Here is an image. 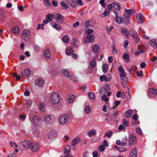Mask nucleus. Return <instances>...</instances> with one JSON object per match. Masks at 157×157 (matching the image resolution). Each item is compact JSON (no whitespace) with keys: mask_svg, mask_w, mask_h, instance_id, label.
<instances>
[{"mask_svg":"<svg viewBox=\"0 0 157 157\" xmlns=\"http://www.w3.org/2000/svg\"><path fill=\"white\" fill-rule=\"evenodd\" d=\"M51 25L52 27L57 30H60L61 29V26L59 24H57L56 22H53L51 23Z\"/></svg>","mask_w":157,"mask_h":157,"instance_id":"obj_22","label":"nucleus"},{"mask_svg":"<svg viewBox=\"0 0 157 157\" xmlns=\"http://www.w3.org/2000/svg\"><path fill=\"white\" fill-rule=\"evenodd\" d=\"M20 31L19 28L17 26H15L13 29L12 32L15 34H17L19 33Z\"/></svg>","mask_w":157,"mask_h":157,"instance_id":"obj_35","label":"nucleus"},{"mask_svg":"<svg viewBox=\"0 0 157 157\" xmlns=\"http://www.w3.org/2000/svg\"><path fill=\"white\" fill-rule=\"evenodd\" d=\"M137 155V149L136 148L134 147L130 153L129 157H136Z\"/></svg>","mask_w":157,"mask_h":157,"instance_id":"obj_23","label":"nucleus"},{"mask_svg":"<svg viewBox=\"0 0 157 157\" xmlns=\"http://www.w3.org/2000/svg\"><path fill=\"white\" fill-rule=\"evenodd\" d=\"M101 99L105 102L108 101L109 99V98L106 95H103L101 97Z\"/></svg>","mask_w":157,"mask_h":157,"instance_id":"obj_55","label":"nucleus"},{"mask_svg":"<svg viewBox=\"0 0 157 157\" xmlns=\"http://www.w3.org/2000/svg\"><path fill=\"white\" fill-rule=\"evenodd\" d=\"M136 74L137 76L139 77L142 76L143 75L142 71H137Z\"/></svg>","mask_w":157,"mask_h":157,"instance_id":"obj_64","label":"nucleus"},{"mask_svg":"<svg viewBox=\"0 0 157 157\" xmlns=\"http://www.w3.org/2000/svg\"><path fill=\"white\" fill-rule=\"evenodd\" d=\"M123 58L125 59V61L126 63H128L129 62V55L128 54H124L123 56Z\"/></svg>","mask_w":157,"mask_h":157,"instance_id":"obj_38","label":"nucleus"},{"mask_svg":"<svg viewBox=\"0 0 157 157\" xmlns=\"http://www.w3.org/2000/svg\"><path fill=\"white\" fill-rule=\"evenodd\" d=\"M84 110L86 114H89L91 112V109L89 106H86L84 107Z\"/></svg>","mask_w":157,"mask_h":157,"instance_id":"obj_37","label":"nucleus"},{"mask_svg":"<svg viewBox=\"0 0 157 157\" xmlns=\"http://www.w3.org/2000/svg\"><path fill=\"white\" fill-rule=\"evenodd\" d=\"M112 135V132L111 131H109L105 133V136L109 138Z\"/></svg>","mask_w":157,"mask_h":157,"instance_id":"obj_51","label":"nucleus"},{"mask_svg":"<svg viewBox=\"0 0 157 157\" xmlns=\"http://www.w3.org/2000/svg\"><path fill=\"white\" fill-rule=\"evenodd\" d=\"M129 33L130 35L133 37L136 43L137 44H139L140 42V39L138 36L136 32L134 29H131L129 30Z\"/></svg>","mask_w":157,"mask_h":157,"instance_id":"obj_6","label":"nucleus"},{"mask_svg":"<svg viewBox=\"0 0 157 157\" xmlns=\"http://www.w3.org/2000/svg\"><path fill=\"white\" fill-rule=\"evenodd\" d=\"M57 135V133L55 132L51 131L48 133V136L49 139H52L56 137Z\"/></svg>","mask_w":157,"mask_h":157,"instance_id":"obj_18","label":"nucleus"},{"mask_svg":"<svg viewBox=\"0 0 157 157\" xmlns=\"http://www.w3.org/2000/svg\"><path fill=\"white\" fill-rule=\"evenodd\" d=\"M88 95L91 99L93 100L95 98V96L94 94L92 92H89L88 93Z\"/></svg>","mask_w":157,"mask_h":157,"instance_id":"obj_54","label":"nucleus"},{"mask_svg":"<svg viewBox=\"0 0 157 157\" xmlns=\"http://www.w3.org/2000/svg\"><path fill=\"white\" fill-rule=\"evenodd\" d=\"M113 4L114 8L117 10H119L121 9V5L117 1H114L113 3H112Z\"/></svg>","mask_w":157,"mask_h":157,"instance_id":"obj_30","label":"nucleus"},{"mask_svg":"<svg viewBox=\"0 0 157 157\" xmlns=\"http://www.w3.org/2000/svg\"><path fill=\"white\" fill-rule=\"evenodd\" d=\"M105 148L104 146L103 145H101L100 146L98 149V150L100 152H102L105 150Z\"/></svg>","mask_w":157,"mask_h":157,"instance_id":"obj_56","label":"nucleus"},{"mask_svg":"<svg viewBox=\"0 0 157 157\" xmlns=\"http://www.w3.org/2000/svg\"><path fill=\"white\" fill-rule=\"evenodd\" d=\"M68 3L72 7H75L78 5V2L75 0H68Z\"/></svg>","mask_w":157,"mask_h":157,"instance_id":"obj_25","label":"nucleus"},{"mask_svg":"<svg viewBox=\"0 0 157 157\" xmlns=\"http://www.w3.org/2000/svg\"><path fill=\"white\" fill-rule=\"evenodd\" d=\"M33 121L35 125L40 126L43 124V121L41 118L38 116H34L33 117Z\"/></svg>","mask_w":157,"mask_h":157,"instance_id":"obj_7","label":"nucleus"},{"mask_svg":"<svg viewBox=\"0 0 157 157\" xmlns=\"http://www.w3.org/2000/svg\"><path fill=\"white\" fill-rule=\"evenodd\" d=\"M136 132L137 133L140 135H142V132L141 129L139 128H136Z\"/></svg>","mask_w":157,"mask_h":157,"instance_id":"obj_57","label":"nucleus"},{"mask_svg":"<svg viewBox=\"0 0 157 157\" xmlns=\"http://www.w3.org/2000/svg\"><path fill=\"white\" fill-rule=\"evenodd\" d=\"M35 83L39 86L42 87L44 84V81L42 78H39L35 80Z\"/></svg>","mask_w":157,"mask_h":157,"instance_id":"obj_16","label":"nucleus"},{"mask_svg":"<svg viewBox=\"0 0 157 157\" xmlns=\"http://www.w3.org/2000/svg\"><path fill=\"white\" fill-rule=\"evenodd\" d=\"M94 32V31L92 29H88L86 30V33L88 35L93 32Z\"/></svg>","mask_w":157,"mask_h":157,"instance_id":"obj_60","label":"nucleus"},{"mask_svg":"<svg viewBox=\"0 0 157 157\" xmlns=\"http://www.w3.org/2000/svg\"><path fill=\"white\" fill-rule=\"evenodd\" d=\"M121 33L126 38L128 39L129 38L128 35L129 33L127 29L125 28L122 29L121 30Z\"/></svg>","mask_w":157,"mask_h":157,"instance_id":"obj_19","label":"nucleus"},{"mask_svg":"<svg viewBox=\"0 0 157 157\" xmlns=\"http://www.w3.org/2000/svg\"><path fill=\"white\" fill-rule=\"evenodd\" d=\"M110 89L109 86V85H106L104 88H102L100 91V93L101 94H104L103 91L105 90V91L104 92L105 93L106 91H108Z\"/></svg>","mask_w":157,"mask_h":157,"instance_id":"obj_31","label":"nucleus"},{"mask_svg":"<svg viewBox=\"0 0 157 157\" xmlns=\"http://www.w3.org/2000/svg\"><path fill=\"white\" fill-rule=\"evenodd\" d=\"M70 120L68 115L63 114L60 116L58 119V121L59 125L64 126L67 124Z\"/></svg>","mask_w":157,"mask_h":157,"instance_id":"obj_1","label":"nucleus"},{"mask_svg":"<svg viewBox=\"0 0 157 157\" xmlns=\"http://www.w3.org/2000/svg\"><path fill=\"white\" fill-rule=\"evenodd\" d=\"M75 95H71L69 98L68 101L69 103H71L72 102L74 101L75 100Z\"/></svg>","mask_w":157,"mask_h":157,"instance_id":"obj_50","label":"nucleus"},{"mask_svg":"<svg viewBox=\"0 0 157 157\" xmlns=\"http://www.w3.org/2000/svg\"><path fill=\"white\" fill-rule=\"evenodd\" d=\"M32 103L33 102L31 100L29 99L27 100L26 103L27 107L28 108H29L30 107L31 105H32Z\"/></svg>","mask_w":157,"mask_h":157,"instance_id":"obj_45","label":"nucleus"},{"mask_svg":"<svg viewBox=\"0 0 157 157\" xmlns=\"http://www.w3.org/2000/svg\"><path fill=\"white\" fill-rule=\"evenodd\" d=\"M60 99L59 95L57 93H54L51 95L50 101L52 104H57L59 102Z\"/></svg>","mask_w":157,"mask_h":157,"instance_id":"obj_4","label":"nucleus"},{"mask_svg":"<svg viewBox=\"0 0 157 157\" xmlns=\"http://www.w3.org/2000/svg\"><path fill=\"white\" fill-rule=\"evenodd\" d=\"M119 70L120 72V76L121 80H124L127 79L126 77V73L125 72V71L121 66L118 67Z\"/></svg>","mask_w":157,"mask_h":157,"instance_id":"obj_10","label":"nucleus"},{"mask_svg":"<svg viewBox=\"0 0 157 157\" xmlns=\"http://www.w3.org/2000/svg\"><path fill=\"white\" fill-rule=\"evenodd\" d=\"M53 15L52 14H48L46 16V19L49 22H50L52 21V17H53Z\"/></svg>","mask_w":157,"mask_h":157,"instance_id":"obj_44","label":"nucleus"},{"mask_svg":"<svg viewBox=\"0 0 157 157\" xmlns=\"http://www.w3.org/2000/svg\"><path fill=\"white\" fill-rule=\"evenodd\" d=\"M62 39L63 41L65 43H68L70 41L69 37L67 36H63V37Z\"/></svg>","mask_w":157,"mask_h":157,"instance_id":"obj_41","label":"nucleus"},{"mask_svg":"<svg viewBox=\"0 0 157 157\" xmlns=\"http://www.w3.org/2000/svg\"><path fill=\"white\" fill-rule=\"evenodd\" d=\"M40 147V145L35 142H32L30 149L33 151H37L39 149Z\"/></svg>","mask_w":157,"mask_h":157,"instance_id":"obj_9","label":"nucleus"},{"mask_svg":"<svg viewBox=\"0 0 157 157\" xmlns=\"http://www.w3.org/2000/svg\"><path fill=\"white\" fill-rule=\"evenodd\" d=\"M143 15L142 14L138 13L136 14V18L137 22L139 24L144 23Z\"/></svg>","mask_w":157,"mask_h":157,"instance_id":"obj_17","label":"nucleus"},{"mask_svg":"<svg viewBox=\"0 0 157 157\" xmlns=\"http://www.w3.org/2000/svg\"><path fill=\"white\" fill-rule=\"evenodd\" d=\"M108 68V66L107 64H104L102 66V70L104 73H106L107 72Z\"/></svg>","mask_w":157,"mask_h":157,"instance_id":"obj_43","label":"nucleus"},{"mask_svg":"<svg viewBox=\"0 0 157 157\" xmlns=\"http://www.w3.org/2000/svg\"><path fill=\"white\" fill-rule=\"evenodd\" d=\"M136 137L132 134L130 135L128 138V144L130 146H134L136 144Z\"/></svg>","mask_w":157,"mask_h":157,"instance_id":"obj_8","label":"nucleus"},{"mask_svg":"<svg viewBox=\"0 0 157 157\" xmlns=\"http://www.w3.org/2000/svg\"><path fill=\"white\" fill-rule=\"evenodd\" d=\"M61 74L62 75L67 78L70 77V76L69 72L66 70L63 69L62 70Z\"/></svg>","mask_w":157,"mask_h":157,"instance_id":"obj_29","label":"nucleus"},{"mask_svg":"<svg viewBox=\"0 0 157 157\" xmlns=\"http://www.w3.org/2000/svg\"><path fill=\"white\" fill-rule=\"evenodd\" d=\"M157 94V90L155 89L151 88L149 89L148 95L150 98H153Z\"/></svg>","mask_w":157,"mask_h":157,"instance_id":"obj_14","label":"nucleus"},{"mask_svg":"<svg viewBox=\"0 0 157 157\" xmlns=\"http://www.w3.org/2000/svg\"><path fill=\"white\" fill-rule=\"evenodd\" d=\"M24 95L25 96H29L30 95V92L26 89L24 92Z\"/></svg>","mask_w":157,"mask_h":157,"instance_id":"obj_53","label":"nucleus"},{"mask_svg":"<svg viewBox=\"0 0 157 157\" xmlns=\"http://www.w3.org/2000/svg\"><path fill=\"white\" fill-rule=\"evenodd\" d=\"M45 104L42 102L40 103L39 108L40 110L42 111H44L45 110Z\"/></svg>","mask_w":157,"mask_h":157,"instance_id":"obj_34","label":"nucleus"},{"mask_svg":"<svg viewBox=\"0 0 157 157\" xmlns=\"http://www.w3.org/2000/svg\"><path fill=\"white\" fill-rule=\"evenodd\" d=\"M121 81L122 86L124 87H126L127 86V79L121 80Z\"/></svg>","mask_w":157,"mask_h":157,"instance_id":"obj_52","label":"nucleus"},{"mask_svg":"<svg viewBox=\"0 0 157 157\" xmlns=\"http://www.w3.org/2000/svg\"><path fill=\"white\" fill-rule=\"evenodd\" d=\"M61 5L62 6L64 9H66L68 8L69 5L68 4H66L64 2H61Z\"/></svg>","mask_w":157,"mask_h":157,"instance_id":"obj_46","label":"nucleus"},{"mask_svg":"<svg viewBox=\"0 0 157 157\" xmlns=\"http://www.w3.org/2000/svg\"><path fill=\"white\" fill-rule=\"evenodd\" d=\"M116 144L117 145H118L122 146H125L127 144V143L126 142H122L119 140H117Z\"/></svg>","mask_w":157,"mask_h":157,"instance_id":"obj_40","label":"nucleus"},{"mask_svg":"<svg viewBox=\"0 0 157 157\" xmlns=\"http://www.w3.org/2000/svg\"><path fill=\"white\" fill-rule=\"evenodd\" d=\"M43 120L45 124L47 125H52L56 121L55 117L52 115H46L44 116Z\"/></svg>","mask_w":157,"mask_h":157,"instance_id":"obj_2","label":"nucleus"},{"mask_svg":"<svg viewBox=\"0 0 157 157\" xmlns=\"http://www.w3.org/2000/svg\"><path fill=\"white\" fill-rule=\"evenodd\" d=\"M115 21L118 24L121 23L122 22V20L121 18L118 17H116L115 19Z\"/></svg>","mask_w":157,"mask_h":157,"instance_id":"obj_48","label":"nucleus"},{"mask_svg":"<svg viewBox=\"0 0 157 157\" xmlns=\"http://www.w3.org/2000/svg\"><path fill=\"white\" fill-rule=\"evenodd\" d=\"M113 47V50H112V52L113 53L114 55H116L117 53V50L116 49L115 46L113 45L112 46Z\"/></svg>","mask_w":157,"mask_h":157,"instance_id":"obj_58","label":"nucleus"},{"mask_svg":"<svg viewBox=\"0 0 157 157\" xmlns=\"http://www.w3.org/2000/svg\"><path fill=\"white\" fill-rule=\"evenodd\" d=\"M32 141L29 140L24 141L20 143V144L23 146L25 149H29Z\"/></svg>","mask_w":157,"mask_h":157,"instance_id":"obj_12","label":"nucleus"},{"mask_svg":"<svg viewBox=\"0 0 157 157\" xmlns=\"http://www.w3.org/2000/svg\"><path fill=\"white\" fill-rule=\"evenodd\" d=\"M97 134L96 130L94 129H93L88 132L87 135L88 136L90 137L92 136H95Z\"/></svg>","mask_w":157,"mask_h":157,"instance_id":"obj_26","label":"nucleus"},{"mask_svg":"<svg viewBox=\"0 0 157 157\" xmlns=\"http://www.w3.org/2000/svg\"><path fill=\"white\" fill-rule=\"evenodd\" d=\"M80 141V139L79 137H77L73 139L71 142V145L74 146L79 143Z\"/></svg>","mask_w":157,"mask_h":157,"instance_id":"obj_21","label":"nucleus"},{"mask_svg":"<svg viewBox=\"0 0 157 157\" xmlns=\"http://www.w3.org/2000/svg\"><path fill=\"white\" fill-rule=\"evenodd\" d=\"M138 118V115L136 114H134L132 117V119L133 120L136 121H137V120Z\"/></svg>","mask_w":157,"mask_h":157,"instance_id":"obj_63","label":"nucleus"},{"mask_svg":"<svg viewBox=\"0 0 157 157\" xmlns=\"http://www.w3.org/2000/svg\"><path fill=\"white\" fill-rule=\"evenodd\" d=\"M149 43L150 45L154 48H157V41L155 39H152L149 40Z\"/></svg>","mask_w":157,"mask_h":157,"instance_id":"obj_20","label":"nucleus"},{"mask_svg":"<svg viewBox=\"0 0 157 157\" xmlns=\"http://www.w3.org/2000/svg\"><path fill=\"white\" fill-rule=\"evenodd\" d=\"M94 39L93 35H88L85 37L84 41L87 43H92L94 41Z\"/></svg>","mask_w":157,"mask_h":157,"instance_id":"obj_11","label":"nucleus"},{"mask_svg":"<svg viewBox=\"0 0 157 157\" xmlns=\"http://www.w3.org/2000/svg\"><path fill=\"white\" fill-rule=\"evenodd\" d=\"M125 11L123 16L124 19H126V20L124 21V22L125 24H127L130 22V18L129 17L132 14H134L135 12V11L133 9H130L129 10L125 9Z\"/></svg>","mask_w":157,"mask_h":157,"instance_id":"obj_3","label":"nucleus"},{"mask_svg":"<svg viewBox=\"0 0 157 157\" xmlns=\"http://www.w3.org/2000/svg\"><path fill=\"white\" fill-rule=\"evenodd\" d=\"M44 4L46 6H48L51 5V3L49 0H45L43 1Z\"/></svg>","mask_w":157,"mask_h":157,"instance_id":"obj_49","label":"nucleus"},{"mask_svg":"<svg viewBox=\"0 0 157 157\" xmlns=\"http://www.w3.org/2000/svg\"><path fill=\"white\" fill-rule=\"evenodd\" d=\"M122 123L123 124L125 127L128 126L129 121H127L125 119H124L123 120Z\"/></svg>","mask_w":157,"mask_h":157,"instance_id":"obj_47","label":"nucleus"},{"mask_svg":"<svg viewBox=\"0 0 157 157\" xmlns=\"http://www.w3.org/2000/svg\"><path fill=\"white\" fill-rule=\"evenodd\" d=\"M73 52V48L72 46H69L67 47L66 51V54L67 55H70Z\"/></svg>","mask_w":157,"mask_h":157,"instance_id":"obj_27","label":"nucleus"},{"mask_svg":"<svg viewBox=\"0 0 157 157\" xmlns=\"http://www.w3.org/2000/svg\"><path fill=\"white\" fill-rule=\"evenodd\" d=\"M139 124V121H133L132 122V125L133 126H137V125Z\"/></svg>","mask_w":157,"mask_h":157,"instance_id":"obj_61","label":"nucleus"},{"mask_svg":"<svg viewBox=\"0 0 157 157\" xmlns=\"http://www.w3.org/2000/svg\"><path fill=\"white\" fill-rule=\"evenodd\" d=\"M100 79L101 81H105L106 82H109L112 79V77L109 74L106 76L103 75L100 77Z\"/></svg>","mask_w":157,"mask_h":157,"instance_id":"obj_13","label":"nucleus"},{"mask_svg":"<svg viewBox=\"0 0 157 157\" xmlns=\"http://www.w3.org/2000/svg\"><path fill=\"white\" fill-rule=\"evenodd\" d=\"M100 50V49L99 46L97 44L94 45L92 47L93 51L95 53L98 52Z\"/></svg>","mask_w":157,"mask_h":157,"instance_id":"obj_24","label":"nucleus"},{"mask_svg":"<svg viewBox=\"0 0 157 157\" xmlns=\"http://www.w3.org/2000/svg\"><path fill=\"white\" fill-rule=\"evenodd\" d=\"M132 114V110L129 109L125 112V116L126 118H128L131 116Z\"/></svg>","mask_w":157,"mask_h":157,"instance_id":"obj_32","label":"nucleus"},{"mask_svg":"<svg viewBox=\"0 0 157 157\" xmlns=\"http://www.w3.org/2000/svg\"><path fill=\"white\" fill-rule=\"evenodd\" d=\"M110 11L108 9H105L103 13L101 14V17H104L106 16H108L109 15L110 13Z\"/></svg>","mask_w":157,"mask_h":157,"instance_id":"obj_33","label":"nucleus"},{"mask_svg":"<svg viewBox=\"0 0 157 157\" xmlns=\"http://www.w3.org/2000/svg\"><path fill=\"white\" fill-rule=\"evenodd\" d=\"M43 26L44 25L43 24H38V27L36 28V29L37 30H39L41 28L42 30H43L44 29Z\"/></svg>","mask_w":157,"mask_h":157,"instance_id":"obj_62","label":"nucleus"},{"mask_svg":"<svg viewBox=\"0 0 157 157\" xmlns=\"http://www.w3.org/2000/svg\"><path fill=\"white\" fill-rule=\"evenodd\" d=\"M90 64L91 67L92 68H94L96 66V63L95 60L94 59H92L90 62Z\"/></svg>","mask_w":157,"mask_h":157,"instance_id":"obj_39","label":"nucleus"},{"mask_svg":"<svg viewBox=\"0 0 157 157\" xmlns=\"http://www.w3.org/2000/svg\"><path fill=\"white\" fill-rule=\"evenodd\" d=\"M63 17L60 14L57 16L56 21L60 23H62L63 21Z\"/></svg>","mask_w":157,"mask_h":157,"instance_id":"obj_36","label":"nucleus"},{"mask_svg":"<svg viewBox=\"0 0 157 157\" xmlns=\"http://www.w3.org/2000/svg\"><path fill=\"white\" fill-rule=\"evenodd\" d=\"M31 36L30 31L29 30L25 29L23 31L21 37L25 41H27L29 40Z\"/></svg>","mask_w":157,"mask_h":157,"instance_id":"obj_5","label":"nucleus"},{"mask_svg":"<svg viewBox=\"0 0 157 157\" xmlns=\"http://www.w3.org/2000/svg\"><path fill=\"white\" fill-rule=\"evenodd\" d=\"M10 144L11 147H15L16 148L18 147V146L17 144L15 143H13L12 141L10 142Z\"/></svg>","mask_w":157,"mask_h":157,"instance_id":"obj_59","label":"nucleus"},{"mask_svg":"<svg viewBox=\"0 0 157 157\" xmlns=\"http://www.w3.org/2000/svg\"><path fill=\"white\" fill-rule=\"evenodd\" d=\"M43 55L46 58L49 59L51 57L49 50L48 49H45L44 51Z\"/></svg>","mask_w":157,"mask_h":157,"instance_id":"obj_28","label":"nucleus"},{"mask_svg":"<svg viewBox=\"0 0 157 157\" xmlns=\"http://www.w3.org/2000/svg\"><path fill=\"white\" fill-rule=\"evenodd\" d=\"M70 150V147L69 145H66L64 148V152L66 153L69 152Z\"/></svg>","mask_w":157,"mask_h":157,"instance_id":"obj_42","label":"nucleus"},{"mask_svg":"<svg viewBox=\"0 0 157 157\" xmlns=\"http://www.w3.org/2000/svg\"><path fill=\"white\" fill-rule=\"evenodd\" d=\"M31 74V71L28 69L24 70L22 72V76L27 78L30 76Z\"/></svg>","mask_w":157,"mask_h":157,"instance_id":"obj_15","label":"nucleus"}]
</instances>
